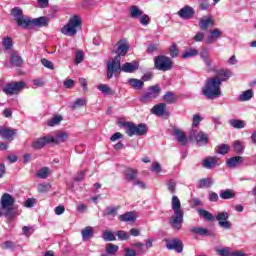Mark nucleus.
I'll return each instance as SVG.
<instances>
[{"instance_id": "obj_7", "label": "nucleus", "mask_w": 256, "mask_h": 256, "mask_svg": "<svg viewBox=\"0 0 256 256\" xmlns=\"http://www.w3.org/2000/svg\"><path fill=\"white\" fill-rule=\"evenodd\" d=\"M154 67L158 71H171L173 69V60L165 55L156 56L154 58Z\"/></svg>"}, {"instance_id": "obj_14", "label": "nucleus", "mask_w": 256, "mask_h": 256, "mask_svg": "<svg viewBox=\"0 0 256 256\" xmlns=\"http://www.w3.org/2000/svg\"><path fill=\"white\" fill-rule=\"evenodd\" d=\"M198 25L202 31H207L209 27H213L215 25V19L211 15L203 16L199 19Z\"/></svg>"}, {"instance_id": "obj_32", "label": "nucleus", "mask_w": 256, "mask_h": 256, "mask_svg": "<svg viewBox=\"0 0 256 256\" xmlns=\"http://www.w3.org/2000/svg\"><path fill=\"white\" fill-rule=\"evenodd\" d=\"M221 199H235V191L232 189H226L220 191Z\"/></svg>"}, {"instance_id": "obj_36", "label": "nucleus", "mask_w": 256, "mask_h": 256, "mask_svg": "<svg viewBox=\"0 0 256 256\" xmlns=\"http://www.w3.org/2000/svg\"><path fill=\"white\" fill-rule=\"evenodd\" d=\"M229 145L227 144H220L216 147L215 151L216 153H218L219 155H227V153H229Z\"/></svg>"}, {"instance_id": "obj_10", "label": "nucleus", "mask_w": 256, "mask_h": 256, "mask_svg": "<svg viewBox=\"0 0 256 256\" xmlns=\"http://www.w3.org/2000/svg\"><path fill=\"white\" fill-rule=\"evenodd\" d=\"M190 141H195L199 147H203V145H207L209 143V138H207V134L199 131H192L189 135Z\"/></svg>"}, {"instance_id": "obj_45", "label": "nucleus", "mask_w": 256, "mask_h": 256, "mask_svg": "<svg viewBox=\"0 0 256 256\" xmlns=\"http://www.w3.org/2000/svg\"><path fill=\"white\" fill-rule=\"evenodd\" d=\"M190 231L196 235H209V230L202 227H193Z\"/></svg>"}, {"instance_id": "obj_43", "label": "nucleus", "mask_w": 256, "mask_h": 256, "mask_svg": "<svg viewBox=\"0 0 256 256\" xmlns=\"http://www.w3.org/2000/svg\"><path fill=\"white\" fill-rule=\"evenodd\" d=\"M118 251L119 246L111 243L106 245V253H108V255H115Z\"/></svg>"}, {"instance_id": "obj_50", "label": "nucleus", "mask_w": 256, "mask_h": 256, "mask_svg": "<svg viewBox=\"0 0 256 256\" xmlns=\"http://www.w3.org/2000/svg\"><path fill=\"white\" fill-rule=\"evenodd\" d=\"M229 219V213L227 212H219L216 215V221L221 222V221H227Z\"/></svg>"}, {"instance_id": "obj_2", "label": "nucleus", "mask_w": 256, "mask_h": 256, "mask_svg": "<svg viewBox=\"0 0 256 256\" xmlns=\"http://www.w3.org/2000/svg\"><path fill=\"white\" fill-rule=\"evenodd\" d=\"M129 51V44L125 40H120L117 43V56L107 63V79H113V75L121 69V57H125Z\"/></svg>"}, {"instance_id": "obj_19", "label": "nucleus", "mask_w": 256, "mask_h": 256, "mask_svg": "<svg viewBox=\"0 0 256 256\" xmlns=\"http://www.w3.org/2000/svg\"><path fill=\"white\" fill-rule=\"evenodd\" d=\"M173 135L175 139L178 141V143H180V145H187V143H189V140L187 139V135L182 130L174 129Z\"/></svg>"}, {"instance_id": "obj_8", "label": "nucleus", "mask_w": 256, "mask_h": 256, "mask_svg": "<svg viewBox=\"0 0 256 256\" xmlns=\"http://www.w3.org/2000/svg\"><path fill=\"white\" fill-rule=\"evenodd\" d=\"M25 89V82H8L2 87L3 93L6 95H19Z\"/></svg>"}, {"instance_id": "obj_9", "label": "nucleus", "mask_w": 256, "mask_h": 256, "mask_svg": "<svg viewBox=\"0 0 256 256\" xmlns=\"http://www.w3.org/2000/svg\"><path fill=\"white\" fill-rule=\"evenodd\" d=\"M159 95H161V88L159 85L150 86L147 91L142 94L140 101L141 103H151V101L157 99Z\"/></svg>"}, {"instance_id": "obj_34", "label": "nucleus", "mask_w": 256, "mask_h": 256, "mask_svg": "<svg viewBox=\"0 0 256 256\" xmlns=\"http://www.w3.org/2000/svg\"><path fill=\"white\" fill-rule=\"evenodd\" d=\"M97 89H99L103 95H115V91H113V89L106 84L98 85Z\"/></svg>"}, {"instance_id": "obj_18", "label": "nucleus", "mask_w": 256, "mask_h": 256, "mask_svg": "<svg viewBox=\"0 0 256 256\" xmlns=\"http://www.w3.org/2000/svg\"><path fill=\"white\" fill-rule=\"evenodd\" d=\"M178 15L181 19H191L195 15V10L191 6H185L178 11Z\"/></svg>"}, {"instance_id": "obj_23", "label": "nucleus", "mask_w": 256, "mask_h": 256, "mask_svg": "<svg viewBox=\"0 0 256 256\" xmlns=\"http://www.w3.org/2000/svg\"><path fill=\"white\" fill-rule=\"evenodd\" d=\"M67 139H69V133L62 132V133L56 134L55 136H52L51 143H56V144L65 143Z\"/></svg>"}, {"instance_id": "obj_37", "label": "nucleus", "mask_w": 256, "mask_h": 256, "mask_svg": "<svg viewBox=\"0 0 256 256\" xmlns=\"http://www.w3.org/2000/svg\"><path fill=\"white\" fill-rule=\"evenodd\" d=\"M63 121V116L57 115L54 116L52 119L48 120L47 126L48 127H55V125H59Z\"/></svg>"}, {"instance_id": "obj_63", "label": "nucleus", "mask_w": 256, "mask_h": 256, "mask_svg": "<svg viewBox=\"0 0 256 256\" xmlns=\"http://www.w3.org/2000/svg\"><path fill=\"white\" fill-rule=\"evenodd\" d=\"M218 225L223 229H231V222H229L228 220L220 221L218 222Z\"/></svg>"}, {"instance_id": "obj_4", "label": "nucleus", "mask_w": 256, "mask_h": 256, "mask_svg": "<svg viewBox=\"0 0 256 256\" xmlns=\"http://www.w3.org/2000/svg\"><path fill=\"white\" fill-rule=\"evenodd\" d=\"M202 93L207 99H217L221 97V79L219 77H213L206 81Z\"/></svg>"}, {"instance_id": "obj_6", "label": "nucleus", "mask_w": 256, "mask_h": 256, "mask_svg": "<svg viewBox=\"0 0 256 256\" xmlns=\"http://www.w3.org/2000/svg\"><path fill=\"white\" fill-rule=\"evenodd\" d=\"M0 217H13V205H15V198L9 193H5L0 200Z\"/></svg>"}, {"instance_id": "obj_51", "label": "nucleus", "mask_w": 256, "mask_h": 256, "mask_svg": "<svg viewBox=\"0 0 256 256\" xmlns=\"http://www.w3.org/2000/svg\"><path fill=\"white\" fill-rule=\"evenodd\" d=\"M167 189L170 193H175V191L177 190V182H175V180L168 181Z\"/></svg>"}, {"instance_id": "obj_13", "label": "nucleus", "mask_w": 256, "mask_h": 256, "mask_svg": "<svg viewBox=\"0 0 256 256\" xmlns=\"http://www.w3.org/2000/svg\"><path fill=\"white\" fill-rule=\"evenodd\" d=\"M221 37H223V31L219 30V28L210 30L208 36L204 40V43L211 45L212 43H215L218 39H221Z\"/></svg>"}, {"instance_id": "obj_44", "label": "nucleus", "mask_w": 256, "mask_h": 256, "mask_svg": "<svg viewBox=\"0 0 256 256\" xmlns=\"http://www.w3.org/2000/svg\"><path fill=\"white\" fill-rule=\"evenodd\" d=\"M230 125L234 127V129H243L245 127V121L243 120H230Z\"/></svg>"}, {"instance_id": "obj_54", "label": "nucleus", "mask_w": 256, "mask_h": 256, "mask_svg": "<svg viewBox=\"0 0 256 256\" xmlns=\"http://www.w3.org/2000/svg\"><path fill=\"white\" fill-rule=\"evenodd\" d=\"M193 40L196 42V43H201L203 41H205V32H197L196 35L193 37Z\"/></svg>"}, {"instance_id": "obj_35", "label": "nucleus", "mask_w": 256, "mask_h": 256, "mask_svg": "<svg viewBox=\"0 0 256 256\" xmlns=\"http://www.w3.org/2000/svg\"><path fill=\"white\" fill-rule=\"evenodd\" d=\"M37 177L39 179H47L51 175V169L48 167H43L37 172Z\"/></svg>"}, {"instance_id": "obj_42", "label": "nucleus", "mask_w": 256, "mask_h": 256, "mask_svg": "<svg viewBox=\"0 0 256 256\" xmlns=\"http://www.w3.org/2000/svg\"><path fill=\"white\" fill-rule=\"evenodd\" d=\"M11 63L15 67H21V65H23V59L19 55L12 54V56H11Z\"/></svg>"}, {"instance_id": "obj_47", "label": "nucleus", "mask_w": 256, "mask_h": 256, "mask_svg": "<svg viewBox=\"0 0 256 256\" xmlns=\"http://www.w3.org/2000/svg\"><path fill=\"white\" fill-rule=\"evenodd\" d=\"M140 24L143 25L144 27H147L149 23H151V18L147 14H141L139 17Z\"/></svg>"}, {"instance_id": "obj_21", "label": "nucleus", "mask_w": 256, "mask_h": 256, "mask_svg": "<svg viewBox=\"0 0 256 256\" xmlns=\"http://www.w3.org/2000/svg\"><path fill=\"white\" fill-rule=\"evenodd\" d=\"M119 219L124 223H135L137 221V214L135 212H126L120 215Z\"/></svg>"}, {"instance_id": "obj_56", "label": "nucleus", "mask_w": 256, "mask_h": 256, "mask_svg": "<svg viewBox=\"0 0 256 256\" xmlns=\"http://www.w3.org/2000/svg\"><path fill=\"white\" fill-rule=\"evenodd\" d=\"M170 56L172 58L179 57V48H177V45L173 44L170 47Z\"/></svg>"}, {"instance_id": "obj_59", "label": "nucleus", "mask_w": 256, "mask_h": 256, "mask_svg": "<svg viewBox=\"0 0 256 256\" xmlns=\"http://www.w3.org/2000/svg\"><path fill=\"white\" fill-rule=\"evenodd\" d=\"M161 164L159 162H153L150 171L154 173H161Z\"/></svg>"}, {"instance_id": "obj_38", "label": "nucleus", "mask_w": 256, "mask_h": 256, "mask_svg": "<svg viewBox=\"0 0 256 256\" xmlns=\"http://www.w3.org/2000/svg\"><path fill=\"white\" fill-rule=\"evenodd\" d=\"M211 185H213V179H211V178H204V179L199 180V182H198V187L200 189H203L205 187H211Z\"/></svg>"}, {"instance_id": "obj_62", "label": "nucleus", "mask_w": 256, "mask_h": 256, "mask_svg": "<svg viewBox=\"0 0 256 256\" xmlns=\"http://www.w3.org/2000/svg\"><path fill=\"white\" fill-rule=\"evenodd\" d=\"M2 249H13L15 247V243L12 241H5L1 244Z\"/></svg>"}, {"instance_id": "obj_17", "label": "nucleus", "mask_w": 256, "mask_h": 256, "mask_svg": "<svg viewBox=\"0 0 256 256\" xmlns=\"http://www.w3.org/2000/svg\"><path fill=\"white\" fill-rule=\"evenodd\" d=\"M217 165H219V158L215 156L207 157L202 162L204 169H213V167H217Z\"/></svg>"}, {"instance_id": "obj_29", "label": "nucleus", "mask_w": 256, "mask_h": 256, "mask_svg": "<svg viewBox=\"0 0 256 256\" xmlns=\"http://www.w3.org/2000/svg\"><path fill=\"white\" fill-rule=\"evenodd\" d=\"M199 50L197 48H188L184 51L182 59H191V57H197Z\"/></svg>"}, {"instance_id": "obj_52", "label": "nucleus", "mask_w": 256, "mask_h": 256, "mask_svg": "<svg viewBox=\"0 0 256 256\" xmlns=\"http://www.w3.org/2000/svg\"><path fill=\"white\" fill-rule=\"evenodd\" d=\"M203 121V118L199 114H194L192 117V126L199 127V124Z\"/></svg>"}, {"instance_id": "obj_64", "label": "nucleus", "mask_w": 256, "mask_h": 256, "mask_svg": "<svg viewBox=\"0 0 256 256\" xmlns=\"http://www.w3.org/2000/svg\"><path fill=\"white\" fill-rule=\"evenodd\" d=\"M124 256H137V252H135V250H133V249L125 248Z\"/></svg>"}, {"instance_id": "obj_20", "label": "nucleus", "mask_w": 256, "mask_h": 256, "mask_svg": "<svg viewBox=\"0 0 256 256\" xmlns=\"http://www.w3.org/2000/svg\"><path fill=\"white\" fill-rule=\"evenodd\" d=\"M17 134V130L9 128H0V136L7 141H13V137Z\"/></svg>"}, {"instance_id": "obj_1", "label": "nucleus", "mask_w": 256, "mask_h": 256, "mask_svg": "<svg viewBox=\"0 0 256 256\" xmlns=\"http://www.w3.org/2000/svg\"><path fill=\"white\" fill-rule=\"evenodd\" d=\"M11 16L21 29L31 30L33 27H47L49 25V20L46 17L42 16L34 19L27 17L23 15V10L19 7L12 9Z\"/></svg>"}, {"instance_id": "obj_24", "label": "nucleus", "mask_w": 256, "mask_h": 256, "mask_svg": "<svg viewBox=\"0 0 256 256\" xmlns=\"http://www.w3.org/2000/svg\"><path fill=\"white\" fill-rule=\"evenodd\" d=\"M241 163H243V157L241 156L232 157L226 161V165L230 167V169H234V167L241 165Z\"/></svg>"}, {"instance_id": "obj_30", "label": "nucleus", "mask_w": 256, "mask_h": 256, "mask_svg": "<svg viewBox=\"0 0 256 256\" xmlns=\"http://www.w3.org/2000/svg\"><path fill=\"white\" fill-rule=\"evenodd\" d=\"M198 215L206 221H215V216L205 209H198Z\"/></svg>"}, {"instance_id": "obj_25", "label": "nucleus", "mask_w": 256, "mask_h": 256, "mask_svg": "<svg viewBox=\"0 0 256 256\" xmlns=\"http://www.w3.org/2000/svg\"><path fill=\"white\" fill-rule=\"evenodd\" d=\"M128 83L133 89H136L137 91H140V89H143V87L145 86V82L136 78L128 79Z\"/></svg>"}, {"instance_id": "obj_60", "label": "nucleus", "mask_w": 256, "mask_h": 256, "mask_svg": "<svg viewBox=\"0 0 256 256\" xmlns=\"http://www.w3.org/2000/svg\"><path fill=\"white\" fill-rule=\"evenodd\" d=\"M41 63H42L43 66L46 67V69H51V70L55 69V67L53 65V62H51V61H49V60H47L45 58H43L41 60Z\"/></svg>"}, {"instance_id": "obj_5", "label": "nucleus", "mask_w": 256, "mask_h": 256, "mask_svg": "<svg viewBox=\"0 0 256 256\" xmlns=\"http://www.w3.org/2000/svg\"><path fill=\"white\" fill-rule=\"evenodd\" d=\"M81 25H83V20H81V17L79 15H73L70 17L67 25L61 29V33L63 35H67L68 37H73L77 35V31L81 29Z\"/></svg>"}, {"instance_id": "obj_31", "label": "nucleus", "mask_w": 256, "mask_h": 256, "mask_svg": "<svg viewBox=\"0 0 256 256\" xmlns=\"http://www.w3.org/2000/svg\"><path fill=\"white\" fill-rule=\"evenodd\" d=\"M123 126L126 127V134H127L128 137L135 136L136 125L134 123L124 122Z\"/></svg>"}, {"instance_id": "obj_48", "label": "nucleus", "mask_w": 256, "mask_h": 256, "mask_svg": "<svg viewBox=\"0 0 256 256\" xmlns=\"http://www.w3.org/2000/svg\"><path fill=\"white\" fill-rule=\"evenodd\" d=\"M116 237H118V239L120 241H127V239H129L130 235H129V232L119 230L116 232Z\"/></svg>"}, {"instance_id": "obj_22", "label": "nucleus", "mask_w": 256, "mask_h": 256, "mask_svg": "<svg viewBox=\"0 0 256 256\" xmlns=\"http://www.w3.org/2000/svg\"><path fill=\"white\" fill-rule=\"evenodd\" d=\"M124 176L128 183H133L137 179V170L133 168H126L124 170Z\"/></svg>"}, {"instance_id": "obj_46", "label": "nucleus", "mask_w": 256, "mask_h": 256, "mask_svg": "<svg viewBox=\"0 0 256 256\" xmlns=\"http://www.w3.org/2000/svg\"><path fill=\"white\" fill-rule=\"evenodd\" d=\"M102 239L104 241H115V234L109 230H106L103 235H102Z\"/></svg>"}, {"instance_id": "obj_41", "label": "nucleus", "mask_w": 256, "mask_h": 256, "mask_svg": "<svg viewBox=\"0 0 256 256\" xmlns=\"http://www.w3.org/2000/svg\"><path fill=\"white\" fill-rule=\"evenodd\" d=\"M253 98V90H246L242 94L239 95V101H249Z\"/></svg>"}, {"instance_id": "obj_55", "label": "nucleus", "mask_w": 256, "mask_h": 256, "mask_svg": "<svg viewBox=\"0 0 256 256\" xmlns=\"http://www.w3.org/2000/svg\"><path fill=\"white\" fill-rule=\"evenodd\" d=\"M2 45L5 49L9 50L11 47H13V40H11L10 37L4 38Z\"/></svg>"}, {"instance_id": "obj_12", "label": "nucleus", "mask_w": 256, "mask_h": 256, "mask_svg": "<svg viewBox=\"0 0 256 256\" xmlns=\"http://www.w3.org/2000/svg\"><path fill=\"white\" fill-rule=\"evenodd\" d=\"M150 113L152 115H156V117H163L165 115H169V112H167V104L159 103V104L153 106L150 109Z\"/></svg>"}, {"instance_id": "obj_61", "label": "nucleus", "mask_w": 256, "mask_h": 256, "mask_svg": "<svg viewBox=\"0 0 256 256\" xmlns=\"http://www.w3.org/2000/svg\"><path fill=\"white\" fill-rule=\"evenodd\" d=\"M199 5L202 11H207V9H209L210 7L209 1L207 0H200Z\"/></svg>"}, {"instance_id": "obj_39", "label": "nucleus", "mask_w": 256, "mask_h": 256, "mask_svg": "<svg viewBox=\"0 0 256 256\" xmlns=\"http://www.w3.org/2000/svg\"><path fill=\"white\" fill-rule=\"evenodd\" d=\"M163 99L166 103L168 104H172L175 103L177 101V96H175V94H173V92H167L164 96Z\"/></svg>"}, {"instance_id": "obj_26", "label": "nucleus", "mask_w": 256, "mask_h": 256, "mask_svg": "<svg viewBox=\"0 0 256 256\" xmlns=\"http://www.w3.org/2000/svg\"><path fill=\"white\" fill-rule=\"evenodd\" d=\"M129 13L131 19H139L141 17V14L143 13V10L139 8V6H131L129 8Z\"/></svg>"}, {"instance_id": "obj_53", "label": "nucleus", "mask_w": 256, "mask_h": 256, "mask_svg": "<svg viewBox=\"0 0 256 256\" xmlns=\"http://www.w3.org/2000/svg\"><path fill=\"white\" fill-rule=\"evenodd\" d=\"M51 189V184L50 183H43L38 185V191L39 193H47Z\"/></svg>"}, {"instance_id": "obj_49", "label": "nucleus", "mask_w": 256, "mask_h": 256, "mask_svg": "<svg viewBox=\"0 0 256 256\" xmlns=\"http://www.w3.org/2000/svg\"><path fill=\"white\" fill-rule=\"evenodd\" d=\"M233 145H234V150L237 153H243V151L245 149V145L243 144V142L236 140V141H234Z\"/></svg>"}, {"instance_id": "obj_27", "label": "nucleus", "mask_w": 256, "mask_h": 256, "mask_svg": "<svg viewBox=\"0 0 256 256\" xmlns=\"http://www.w3.org/2000/svg\"><path fill=\"white\" fill-rule=\"evenodd\" d=\"M200 57L207 67H211L212 61L209 57V50H207V48L202 49V51L200 52Z\"/></svg>"}, {"instance_id": "obj_11", "label": "nucleus", "mask_w": 256, "mask_h": 256, "mask_svg": "<svg viewBox=\"0 0 256 256\" xmlns=\"http://www.w3.org/2000/svg\"><path fill=\"white\" fill-rule=\"evenodd\" d=\"M166 247L170 251H177L178 253H183V241L179 238H174L172 240L166 241Z\"/></svg>"}, {"instance_id": "obj_16", "label": "nucleus", "mask_w": 256, "mask_h": 256, "mask_svg": "<svg viewBox=\"0 0 256 256\" xmlns=\"http://www.w3.org/2000/svg\"><path fill=\"white\" fill-rule=\"evenodd\" d=\"M51 141H53V136H44L42 138L34 140V143H32V147L33 149H43V147L48 145V143H51Z\"/></svg>"}, {"instance_id": "obj_57", "label": "nucleus", "mask_w": 256, "mask_h": 256, "mask_svg": "<svg viewBox=\"0 0 256 256\" xmlns=\"http://www.w3.org/2000/svg\"><path fill=\"white\" fill-rule=\"evenodd\" d=\"M37 203V199L35 198H28L25 203L24 206L27 208H31V207H35V204Z\"/></svg>"}, {"instance_id": "obj_3", "label": "nucleus", "mask_w": 256, "mask_h": 256, "mask_svg": "<svg viewBox=\"0 0 256 256\" xmlns=\"http://www.w3.org/2000/svg\"><path fill=\"white\" fill-rule=\"evenodd\" d=\"M171 207L174 215L170 218V225L173 229L179 231L181 225H183V209H181V200H179V197L172 196Z\"/></svg>"}, {"instance_id": "obj_33", "label": "nucleus", "mask_w": 256, "mask_h": 256, "mask_svg": "<svg viewBox=\"0 0 256 256\" xmlns=\"http://www.w3.org/2000/svg\"><path fill=\"white\" fill-rule=\"evenodd\" d=\"M147 131H148L147 125L139 124V125H136L134 135H137L138 137H140L141 135H147Z\"/></svg>"}, {"instance_id": "obj_58", "label": "nucleus", "mask_w": 256, "mask_h": 256, "mask_svg": "<svg viewBox=\"0 0 256 256\" xmlns=\"http://www.w3.org/2000/svg\"><path fill=\"white\" fill-rule=\"evenodd\" d=\"M83 59H84L83 51L76 52V56H75L76 65H79V63H83Z\"/></svg>"}, {"instance_id": "obj_40", "label": "nucleus", "mask_w": 256, "mask_h": 256, "mask_svg": "<svg viewBox=\"0 0 256 256\" xmlns=\"http://www.w3.org/2000/svg\"><path fill=\"white\" fill-rule=\"evenodd\" d=\"M217 75L218 76H216V77H219L221 82L226 81L227 79H229V77H231V71H229V70H219Z\"/></svg>"}, {"instance_id": "obj_15", "label": "nucleus", "mask_w": 256, "mask_h": 256, "mask_svg": "<svg viewBox=\"0 0 256 256\" xmlns=\"http://www.w3.org/2000/svg\"><path fill=\"white\" fill-rule=\"evenodd\" d=\"M139 69V63L133 61V62H126L122 66H120V69L118 72H116L113 75H117L120 71H123V73H133Z\"/></svg>"}, {"instance_id": "obj_28", "label": "nucleus", "mask_w": 256, "mask_h": 256, "mask_svg": "<svg viewBox=\"0 0 256 256\" xmlns=\"http://www.w3.org/2000/svg\"><path fill=\"white\" fill-rule=\"evenodd\" d=\"M83 241H89L93 237V227L87 226L81 231Z\"/></svg>"}]
</instances>
